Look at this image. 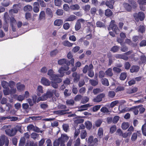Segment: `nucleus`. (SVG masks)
<instances>
[{
    "mask_svg": "<svg viewBox=\"0 0 146 146\" xmlns=\"http://www.w3.org/2000/svg\"><path fill=\"white\" fill-rule=\"evenodd\" d=\"M76 17L74 15H70L66 19V21H74L76 19Z\"/></svg>",
    "mask_w": 146,
    "mask_h": 146,
    "instance_id": "a18cd8bd",
    "label": "nucleus"
},
{
    "mask_svg": "<svg viewBox=\"0 0 146 146\" xmlns=\"http://www.w3.org/2000/svg\"><path fill=\"white\" fill-rule=\"evenodd\" d=\"M145 28L144 25H140L139 27L138 31L141 33H145Z\"/></svg>",
    "mask_w": 146,
    "mask_h": 146,
    "instance_id": "f704fd0d",
    "label": "nucleus"
},
{
    "mask_svg": "<svg viewBox=\"0 0 146 146\" xmlns=\"http://www.w3.org/2000/svg\"><path fill=\"white\" fill-rule=\"evenodd\" d=\"M1 85L5 89H9L8 88V83L6 81H3L2 82Z\"/></svg>",
    "mask_w": 146,
    "mask_h": 146,
    "instance_id": "a19ab883",
    "label": "nucleus"
},
{
    "mask_svg": "<svg viewBox=\"0 0 146 146\" xmlns=\"http://www.w3.org/2000/svg\"><path fill=\"white\" fill-rule=\"evenodd\" d=\"M115 95V92L112 91H109L108 93V96L110 98H112L114 97Z\"/></svg>",
    "mask_w": 146,
    "mask_h": 146,
    "instance_id": "5fc2aeb1",
    "label": "nucleus"
},
{
    "mask_svg": "<svg viewBox=\"0 0 146 146\" xmlns=\"http://www.w3.org/2000/svg\"><path fill=\"white\" fill-rule=\"evenodd\" d=\"M46 94L48 98H50L53 96V91H48L46 92Z\"/></svg>",
    "mask_w": 146,
    "mask_h": 146,
    "instance_id": "e2e57ef3",
    "label": "nucleus"
},
{
    "mask_svg": "<svg viewBox=\"0 0 146 146\" xmlns=\"http://www.w3.org/2000/svg\"><path fill=\"white\" fill-rule=\"evenodd\" d=\"M32 7L30 5H27L25 6L23 8V10L25 11L29 12L32 10Z\"/></svg>",
    "mask_w": 146,
    "mask_h": 146,
    "instance_id": "c756f323",
    "label": "nucleus"
},
{
    "mask_svg": "<svg viewBox=\"0 0 146 146\" xmlns=\"http://www.w3.org/2000/svg\"><path fill=\"white\" fill-rule=\"evenodd\" d=\"M34 5H38L40 7V6L41 7L43 8L45 7L46 6V4L43 0H37V2L34 3Z\"/></svg>",
    "mask_w": 146,
    "mask_h": 146,
    "instance_id": "1a4fd4ad",
    "label": "nucleus"
},
{
    "mask_svg": "<svg viewBox=\"0 0 146 146\" xmlns=\"http://www.w3.org/2000/svg\"><path fill=\"white\" fill-rule=\"evenodd\" d=\"M59 138H60V141L62 143H64L65 141H68L69 139L67 135L65 134H62L61 137Z\"/></svg>",
    "mask_w": 146,
    "mask_h": 146,
    "instance_id": "a211bd4d",
    "label": "nucleus"
},
{
    "mask_svg": "<svg viewBox=\"0 0 146 146\" xmlns=\"http://www.w3.org/2000/svg\"><path fill=\"white\" fill-rule=\"evenodd\" d=\"M124 66L125 69L128 70L129 69L131 66V64L129 62H125Z\"/></svg>",
    "mask_w": 146,
    "mask_h": 146,
    "instance_id": "69168bd1",
    "label": "nucleus"
},
{
    "mask_svg": "<svg viewBox=\"0 0 146 146\" xmlns=\"http://www.w3.org/2000/svg\"><path fill=\"white\" fill-rule=\"evenodd\" d=\"M85 124L86 125V128L90 130L92 127V123L90 121H88L85 122Z\"/></svg>",
    "mask_w": 146,
    "mask_h": 146,
    "instance_id": "c9c22d12",
    "label": "nucleus"
},
{
    "mask_svg": "<svg viewBox=\"0 0 146 146\" xmlns=\"http://www.w3.org/2000/svg\"><path fill=\"white\" fill-rule=\"evenodd\" d=\"M62 44L63 45L69 47L72 46L73 44L72 43H70L68 40H65L63 41Z\"/></svg>",
    "mask_w": 146,
    "mask_h": 146,
    "instance_id": "e433bc0d",
    "label": "nucleus"
},
{
    "mask_svg": "<svg viewBox=\"0 0 146 146\" xmlns=\"http://www.w3.org/2000/svg\"><path fill=\"white\" fill-rule=\"evenodd\" d=\"M13 9H11L9 11V13H17L19 10V5L18 4H15L13 5Z\"/></svg>",
    "mask_w": 146,
    "mask_h": 146,
    "instance_id": "9d476101",
    "label": "nucleus"
},
{
    "mask_svg": "<svg viewBox=\"0 0 146 146\" xmlns=\"http://www.w3.org/2000/svg\"><path fill=\"white\" fill-rule=\"evenodd\" d=\"M113 12L110 9H107L105 10V15L106 16L109 17L111 16Z\"/></svg>",
    "mask_w": 146,
    "mask_h": 146,
    "instance_id": "cd10ccee",
    "label": "nucleus"
},
{
    "mask_svg": "<svg viewBox=\"0 0 146 146\" xmlns=\"http://www.w3.org/2000/svg\"><path fill=\"white\" fill-rule=\"evenodd\" d=\"M4 18L5 19V21L6 23H7L8 21L9 20L10 18L7 12H5L4 14Z\"/></svg>",
    "mask_w": 146,
    "mask_h": 146,
    "instance_id": "6e6d98bb",
    "label": "nucleus"
},
{
    "mask_svg": "<svg viewBox=\"0 0 146 146\" xmlns=\"http://www.w3.org/2000/svg\"><path fill=\"white\" fill-rule=\"evenodd\" d=\"M74 59L72 58L70 60L68 61L65 59L63 58L58 60V64L63 65V66L60 67L58 70V72L60 74L61 77H62L64 75V71H67L69 69V66L71 64L72 66H74Z\"/></svg>",
    "mask_w": 146,
    "mask_h": 146,
    "instance_id": "f257e3e1",
    "label": "nucleus"
},
{
    "mask_svg": "<svg viewBox=\"0 0 146 146\" xmlns=\"http://www.w3.org/2000/svg\"><path fill=\"white\" fill-rule=\"evenodd\" d=\"M103 113H108L110 112V111L108 108L105 107H102L100 110Z\"/></svg>",
    "mask_w": 146,
    "mask_h": 146,
    "instance_id": "8fccbe9b",
    "label": "nucleus"
},
{
    "mask_svg": "<svg viewBox=\"0 0 146 146\" xmlns=\"http://www.w3.org/2000/svg\"><path fill=\"white\" fill-rule=\"evenodd\" d=\"M123 6L125 10L127 12H131L132 10L131 6L129 3L124 2L123 4Z\"/></svg>",
    "mask_w": 146,
    "mask_h": 146,
    "instance_id": "f8f14e48",
    "label": "nucleus"
},
{
    "mask_svg": "<svg viewBox=\"0 0 146 146\" xmlns=\"http://www.w3.org/2000/svg\"><path fill=\"white\" fill-rule=\"evenodd\" d=\"M32 15L31 13L27 12H26L25 14V19L28 20H30L31 19Z\"/></svg>",
    "mask_w": 146,
    "mask_h": 146,
    "instance_id": "3c124183",
    "label": "nucleus"
},
{
    "mask_svg": "<svg viewBox=\"0 0 146 146\" xmlns=\"http://www.w3.org/2000/svg\"><path fill=\"white\" fill-rule=\"evenodd\" d=\"M108 29L109 30H112L116 34H118L119 31V30L115 24V21L114 20L111 21L108 28Z\"/></svg>",
    "mask_w": 146,
    "mask_h": 146,
    "instance_id": "20e7f679",
    "label": "nucleus"
},
{
    "mask_svg": "<svg viewBox=\"0 0 146 146\" xmlns=\"http://www.w3.org/2000/svg\"><path fill=\"white\" fill-rule=\"evenodd\" d=\"M68 111V110H60L55 111L54 113L56 115H61L66 114L67 113L66 112Z\"/></svg>",
    "mask_w": 146,
    "mask_h": 146,
    "instance_id": "6ab92c4d",
    "label": "nucleus"
},
{
    "mask_svg": "<svg viewBox=\"0 0 146 146\" xmlns=\"http://www.w3.org/2000/svg\"><path fill=\"white\" fill-rule=\"evenodd\" d=\"M80 132V131L79 129H75L74 135V138L75 139L77 137Z\"/></svg>",
    "mask_w": 146,
    "mask_h": 146,
    "instance_id": "680f3d73",
    "label": "nucleus"
},
{
    "mask_svg": "<svg viewBox=\"0 0 146 146\" xmlns=\"http://www.w3.org/2000/svg\"><path fill=\"white\" fill-rule=\"evenodd\" d=\"M10 1H4L1 3V5L4 7H7L10 4Z\"/></svg>",
    "mask_w": 146,
    "mask_h": 146,
    "instance_id": "603ef678",
    "label": "nucleus"
},
{
    "mask_svg": "<svg viewBox=\"0 0 146 146\" xmlns=\"http://www.w3.org/2000/svg\"><path fill=\"white\" fill-rule=\"evenodd\" d=\"M70 9L73 10H78L80 8V7L78 4L72 5L70 6Z\"/></svg>",
    "mask_w": 146,
    "mask_h": 146,
    "instance_id": "a878e982",
    "label": "nucleus"
},
{
    "mask_svg": "<svg viewBox=\"0 0 146 146\" xmlns=\"http://www.w3.org/2000/svg\"><path fill=\"white\" fill-rule=\"evenodd\" d=\"M17 89L19 91H22L25 89V86L24 84H21L20 83H18L17 84Z\"/></svg>",
    "mask_w": 146,
    "mask_h": 146,
    "instance_id": "4be33fe9",
    "label": "nucleus"
},
{
    "mask_svg": "<svg viewBox=\"0 0 146 146\" xmlns=\"http://www.w3.org/2000/svg\"><path fill=\"white\" fill-rule=\"evenodd\" d=\"M140 68L137 65H132L130 69V70L131 73L138 72Z\"/></svg>",
    "mask_w": 146,
    "mask_h": 146,
    "instance_id": "2eb2a0df",
    "label": "nucleus"
},
{
    "mask_svg": "<svg viewBox=\"0 0 146 146\" xmlns=\"http://www.w3.org/2000/svg\"><path fill=\"white\" fill-rule=\"evenodd\" d=\"M114 0H107L105 2V5L111 9L113 8V5L114 3Z\"/></svg>",
    "mask_w": 146,
    "mask_h": 146,
    "instance_id": "ddd939ff",
    "label": "nucleus"
},
{
    "mask_svg": "<svg viewBox=\"0 0 146 146\" xmlns=\"http://www.w3.org/2000/svg\"><path fill=\"white\" fill-rule=\"evenodd\" d=\"M138 88L136 87H134L127 89V93L128 94H131L136 92Z\"/></svg>",
    "mask_w": 146,
    "mask_h": 146,
    "instance_id": "f3484780",
    "label": "nucleus"
},
{
    "mask_svg": "<svg viewBox=\"0 0 146 146\" xmlns=\"http://www.w3.org/2000/svg\"><path fill=\"white\" fill-rule=\"evenodd\" d=\"M63 23V20L60 19L56 20L54 22V25L55 26H60L62 25Z\"/></svg>",
    "mask_w": 146,
    "mask_h": 146,
    "instance_id": "bb28decb",
    "label": "nucleus"
},
{
    "mask_svg": "<svg viewBox=\"0 0 146 146\" xmlns=\"http://www.w3.org/2000/svg\"><path fill=\"white\" fill-rule=\"evenodd\" d=\"M127 73L125 72H122L119 77L120 80H125L127 77Z\"/></svg>",
    "mask_w": 146,
    "mask_h": 146,
    "instance_id": "72a5a7b5",
    "label": "nucleus"
},
{
    "mask_svg": "<svg viewBox=\"0 0 146 146\" xmlns=\"http://www.w3.org/2000/svg\"><path fill=\"white\" fill-rule=\"evenodd\" d=\"M140 131H137V133H135L133 134L131 138V140L132 141H135L137 139V133H139Z\"/></svg>",
    "mask_w": 146,
    "mask_h": 146,
    "instance_id": "393cba45",
    "label": "nucleus"
},
{
    "mask_svg": "<svg viewBox=\"0 0 146 146\" xmlns=\"http://www.w3.org/2000/svg\"><path fill=\"white\" fill-rule=\"evenodd\" d=\"M41 82L42 84L46 86H48L50 85V82L49 80L44 77L42 78Z\"/></svg>",
    "mask_w": 146,
    "mask_h": 146,
    "instance_id": "4468645a",
    "label": "nucleus"
},
{
    "mask_svg": "<svg viewBox=\"0 0 146 146\" xmlns=\"http://www.w3.org/2000/svg\"><path fill=\"white\" fill-rule=\"evenodd\" d=\"M80 144V140L79 137L75 141L74 146H79Z\"/></svg>",
    "mask_w": 146,
    "mask_h": 146,
    "instance_id": "338daca9",
    "label": "nucleus"
},
{
    "mask_svg": "<svg viewBox=\"0 0 146 146\" xmlns=\"http://www.w3.org/2000/svg\"><path fill=\"white\" fill-rule=\"evenodd\" d=\"M112 69L111 68H109L106 71V75L108 76H109L110 77L112 76L113 75V73L112 72Z\"/></svg>",
    "mask_w": 146,
    "mask_h": 146,
    "instance_id": "79ce46f5",
    "label": "nucleus"
},
{
    "mask_svg": "<svg viewBox=\"0 0 146 146\" xmlns=\"http://www.w3.org/2000/svg\"><path fill=\"white\" fill-rule=\"evenodd\" d=\"M133 17L135 21L138 22L139 20L142 21L145 18V15L144 13L140 11L138 13H135L133 14Z\"/></svg>",
    "mask_w": 146,
    "mask_h": 146,
    "instance_id": "7ed1b4c3",
    "label": "nucleus"
},
{
    "mask_svg": "<svg viewBox=\"0 0 146 146\" xmlns=\"http://www.w3.org/2000/svg\"><path fill=\"white\" fill-rule=\"evenodd\" d=\"M119 49V47L118 46H113L110 49V51L113 52L115 53L117 52Z\"/></svg>",
    "mask_w": 146,
    "mask_h": 146,
    "instance_id": "473e14b6",
    "label": "nucleus"
},
{
    "mask_svg": "<svg viewBox=\"0 0 146 146\" xmlns=\"http://www.w3.org/2000/svg\"><path fill=\"white\" fill-rule=\"evenodd\" d=\"M9 143V139L5 135H3L0 137V146H8Z\"/></svg>",
    "mask_w": 146,
    "mask_h": 146,
    "instance_id": "39448f33",
    "label": "nucleus"
},
{
    "mask_svg": "<svg viewBox=\"0 0 146 146\" xmlns=\"http://www.w3.org/2000/svg\"><path fill=\"white\" fill-rule=\"evenodd\" d=\"M60 139V138H58V139L55 140L53 142V146H59L60 144L62 143Z\"/></svg>",
    "mask_w": 146,
    "mask_h": 146,
    "instance_id": "4c0bfd02",
    "label": "nucleus"
},
{
    "mask_svg": "<svg viewBox=\"0 0 146 146\" xmlns=\"http://www.w3.org/2000/svg\"><path fill=\"white\" fill-rule=\"evenodd\" d=\"M102 123V121L101 119H98L95 121V125L96 127H99L101 125Z\"/></svg>",
    "mask_w": 146,
    "mask_h": 146,
    "instance_id": "4d7b16f0",
    "label": "nucleus"
},
{
    "mask_svg": "<svg viewBox=\"0 0 146 146\" xmlns=\"http://www.w3.org/2000/svg\"><path fill=\"white\" fill-rule=\"evenodd\" d=\"M87 135V132L86 130L83 129L81 130L80 134V138L82 139H85Z\"/></svg>",
    "mask_w": 146,
    "mask_h": 146,
    "instance_id": "5701e85b",
    "label": "nucleus"
},
{
    "mask_svg": "<svg viewBox=\"0 0 146 146\" xmlns=\"http://www.w3.org/2000/svg\"><path fill=\"white\" fill-rule=\"evenodd\" d=\"M105 96V95L104 94L101 93L98 95L96 98H95L93 100V101L95 102H99L101 101L102 98Z\"/></svg>",
    "mask_w": 146,
    "mask_h": 146,
    "instance_id": "6e6552de",
    "label": "nucleus"
},
{
    "mask_svg": "<svg viewBox=\"0 0 146 146\" xmlns=\"http://www.w3.org/2000/svg\"><path fill=\"white\" fill-rule=\"evenodd\" d=\"M97 135L98 137L101 139L103 137V130L102 128H100L98 130Z\"/></svg>",
    "mask_w": 146,
    "mask_h": 146,
    "instance_id": "b1692460",
    "label": "nucleus"
},
{
    "mask_svg": "<svg viewBox=\"0 0 146 146\" xmlns=\"http://www.w3.org/2000/svg\"><path fill=\"white\" fill-rule=\"evenodd\" d=\"M66 104L68 105L73 106L74 104V101L73 99L67 100L66 102Z\"/></svg>",
    "mask_w": 146,
    "mask_h": 146,
    "instance_id": "de8ad7c7",
    "label": "nucleus"
},
{
    "mask_svg": "<svg viewBox=\"0 0 146 146\" xmlns=\"http://www.w3.org/2000/svg\"><path fill=\"white\" fill-rule=\"evenodd\" d=\"M72 76L73 77V81L74 83H76L79 81L80 75L78 74L76 72H74L72 74Z\"/></svg>",
    "mask_w": 146,
    "mask_h": 146,
    "instance_id": "9b49d317",
    "label": "nucleus"
},
{
    "mask_svg": "<svg viewBox=\"0 0 146 146\" xmlns=\"http://www.w3.org/2000/svg\"><path fill=\"white\" fill-rule=\"evenodd\" d=\"M90 82L91 84L93 86H95L98 84V81L97 80H95L93 79H91L90 80Z\"/></svg>",
    "mask_w": 146,
    "mask_h": 146,
    "instance_id": "ea45409f",
    "label": "nucleus"
},
{
    "mask_svg": "<svg viewBox=\"0 0 146 146\" xmlns=\"http://www.w3.org/2000/svg\"><path fill=\"white\" fill-rule=\"evenodd\" d=\"M25 140L24 138H21L19 142V146H24L25 143Z\"/></svg>",
    "mask_w": 146,
    "mask_h": 146,
    "instance_id": "0e129e2a",
    "label": "nucleus"
},
{
    "mask_svg": "<svg viewBox=\"0 0 146 146\" xmlns=\"http://www.w3.org/2000/svg\"><path fill=\"white\" fill-rule=\"evenodd\" d=\"M85 23V20L83 19H78L76 22L75 26V31H78L80 29L81 27V23L84 25Z\"/></svg>",
    "mask_w": 146,
    "mask_h": 146,
    "instance_id": "423d86ee",
    "label": "nucleus"
},
{
    "mask_svg": "<svg viewBox=\"0 0 146 146\" xmlns=\"http://www.w3.org/2000/svg\"><path fill=\"white\" fill-rule=\"evenodd\" d=\"M33 5H34L33 8V11L36 13L38 12L39 11V8L40 7L38 5H35L34 4Z\"/></svg>",
    "mask_w": 146,
    "mask_h": 146,
    "instance_id": "864d4df0",
    "label": "nucleus"
},
{
    "mask_svg": "<svg viewBox=\"0 0 146 146\" xmlns=\"http://www.w3.org/2000/svg\"><path fill=\"white\" fill-rule=\"evenodd\" d=\"M56 13L58 15H62L64 13L63 10L62 9H58L56 10Z\"/></svg>",
    "mask_w": 146,
    "mask_h": 146,
    "instance_id": "052dcab7",
    "label": "nucleus"
},
{
    "mask_svg": "<svg viewBox=\"0 0 146 146\" xmlns=\"http://www.w3.org/2000/svg\"><path fill=\"white\" fill-rule=\"evenodd\" d=\"M17 130L15 128H12L11 129H7L5 130L6 134L10 136H13L16 134Z\"/></svg>",
    "mask_w": 146,
    "mask_h": 146,
    "instance_id": "0eeeda50",
    "label": "nucleus"
},
{
    "mask_svg": "<svg viewBox=\"0 0 146 146\" xmlns=\"http://www.w3.org/2000/svg\"><path fill=\"white\" fill-rule=\"evenodd\" d=\"M48 98V97L46 94L43 95L42 96L39 97L36 100V102L38 103L40 101L46 100Z\"/></svg>",
    "mask_w": 146,
    "mask_h": 146,
    "instance_id": "aec40b11",
    "label": "nucleus"
},
{
    "mask_svg": "<svg viewBox=\"0 0 146 146\" xmlns=\"http://www.w3.org/2000/svg\"><path fill=\"white\" fill-rule=\"evenodd\" d=\"M141 130L143 135L146 136V126L143 125L141 127Z\"/></svg>",
    "mask_w": 146,
    "mask_h": 146,
    "instance_id": "774afa93",
    "label": "nucleus"
},
{
    "mask_svg": "<svg viewBox=\"0 0 146 146\" xmlns=\"http://www.w3.org/2000/svg\"><path fill=\"white\" fill-rule=\"evenodd\" d=\"M54 71L52 69L48 70L47 73L48 75L50 76V80L55 81L56 82L59 83L62 81V79L59 78V76L54 74Z\"/></svg>",
    "mask_w": 146,
    "mask_h": 146,
    "instance_id": "f03ea898",
    "label": "nucleus"
},
{
    "mask_svg": "<svg viewBox=\"0 0 146 146\" xmlns=\"http://www.w3.org/2000/svg\"><path fill=\"white\" fill-rule=\"evenodd\" d=\"M58 109L61 110H68V111L69 110L68 109H67V107L66 105L63 104L59 105L58 106Z\"/></svg>",
    "mask_w": 146,
    "mask_h": 146,
    "instance_id": "c03bdc74",
    "label": "nucleus"
},
{
    "mask_svg": "<svg viewBox=\"0 0 146 146\" xmlns=\"http://www.w3.org/2000/svg\"><path fill=\"white\" fill-rule=\"evenodd\" d=\"M90 106L89 104H87L81 105L80 107V108H82L80 110V111H82L85 110H87V108Z\"/></svg>",
    "mask_w": 146,
    "mask_h": 146,
    "instance_id": "37998d69",
    "label": "nucleus"
},
{
    "mask_svg": "<svg viewBox=\"0 0 146 146\" xmlns=\"http://www.w3.org/2000/svg\"><path fill=\"white\" fill-rule=\"evenodd\" d=\"M58 50L57 49H56L50 52V55L51 56H55L58 53Z\"/></svg>",
    "mask_w": 146,
    "mask_h": 146,
    "instance_id": "13d9d810",
    "label": "nucleus"
},
{
    "mask_svg": "<svg viewBox=\"0 0 146 146\" xmlns=\"http://www.w3.org/2000/svg\"><path fill=\"white\" fill-rule=\"evenodd\" d=\"M102 84L106 86H108L109 85V82L107 79L106 78H102L101 80Z\"/></svg>",
    "mask_w": 146,
    "mask_h": 146,
    "instance_id": "2f4dec72",
    "label": "nucleus"
},
{
    "mask_svg": "<svg viewBox=\"0 0 146 146\" xmlns=\"http://www.w3.org/2000/svg\"><path fill=\"white\" fill-rule=\"evenodd\" d=\"M90 7H91L90 5L87 4L83 6L82 8L85 11L87 12L89 11Z\"/></svg>",
    "mask_w": 146,
    "mask_h": 146,
    "instance_id": "09e8293b",
    "label": "nucleus"
},
{
    "mask_svg": "<svg viewBox=\"0 0 146 146\" xmlns=\"http://www.w3.org/2000/svg\"><path fill=\"white\" fill-rule=\"evenodd\" d=\"M46 14L49 17L52 18L53 17L52 11L50 9L47 8L46 9Z\"/></svg>",
    "mask_w": 146,
    "mask_h": 146,
    "instance_id": "7c9ffc66",
    "label": "nucleus"
},
{
    "mask_svg": "<svg viewBox=\"0 0 146 146\" xmlns=\"http://www.w3.org/2000/svg\"><path fill=\"white\" fill-rule=\"evenodd\" d=\"M116 127L115 125H112L110 129V132L111 133H113L116 130Z\"/></svg>",
    "mask_w": 146,
    "mask_h": 146,
    "instance_id": "bf43d9fd",
    "label": "nucleus"
},
{
    "mask_svg": "<svg viewBox=\"0 0 146 146\" xmlns=\"http://www.w3.org/2000/svg\"><path fill=\"white\" fill-rule=\"evenodd\" d=\"M37 95L38 96H40L41 95V94L43 93L42 87L40 85L38 86L37 89Z\"/></svg>",
    "mask_w": 146,
    "mask_h": 146,
    "instance_id": "412c9836",
    "label": "nucleus"
},
{
    "mask_svg": "<svg viewBox=\"0 0 146 146\" xmlns=\"http://www.w3.org/2000/svg\"><path fill=\"white\" fill-rule=\"evenodd\" d=\"M96 25L97 27L100 28H104L106 27L104 24L100 21H97L96 23Z\"/></svg>",
    "mask_w": 146,
    "mask_h": 146,
    "instance_id": "58836bf2",
    "label": "nucleus"
},
{
    "mask_svg": "<svg viewBox=\"0 0 146 146\" xmlns=\"http://www.w3.org/2000/svg\"><path fill=\"white\" fill-rule=\"evenodd\" d=\"M129 126V123L127 122H123L121 125V127L123 129L126 130L127 129Z\"/></svg>",
    "mask_w": 146,
    "mask_h": 146,
    "instance_id": "49530a36",
    "label": "nucleus"
},
{
    "mask_svg": "<svg viewBox=\"0 0 146 146\" xmlns=\"http://www.w3.org/2000/svg\"><path fill=\"white\" fill-rule=\"evenodd\" d=\"M128 2L131 6L133 9H135L137 7V5L134 0H128Z\"/></svg>",
    "mask_w": 146,
    "mask_h": 146,
    "instance_id": "dca6fc26",
    "label": "nucleus"
},
{
    "mask_svg": "<svg viewBox=\"0 0 146 146\" xmlns=\"http://www.w3.org/2000/svg\"><path fill=\"white\" fill-rule=\"evenodd\" d=\"M140 61L139 62V64H141L146 62V56L145 55H141L140 57Z\"/></svg>",
    "mask_w": 146,
    "mask_h": 146,
    "instance_id": "c85d7f7f",
    "label": "nucleus"
}]
</instances>
